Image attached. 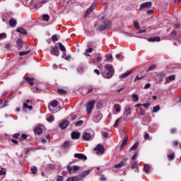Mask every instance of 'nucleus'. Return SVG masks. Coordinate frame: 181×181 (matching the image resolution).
<instances>
[{
  "label": "nucleus",
  "instance_id": "nucleus-1",
  "mask_svg": "<svg viewBox=\"0 0 181 181\" xmlns=\"http://www.w3.org/2000/svg\"><path fill=\"white\" fill-rule=\"evenodd\" d=\"M95 26L97 27L99 30H105V29H110V28H111V23L107 21L102 24H95Z\"/></svg>",
  "mask_w": 181,
  "mask_h": 181
},
{
  "label": "nucleus",
  "instance_id": "nucleus-2",
  "mask_svg": "<svg viewBox=\"0 0 181 181\" xmlns=\"http://www.w3.org/2000/svg\"><path fill=\"white\" fill-rule=\"evenodd\" d=\"M88 175H90V170L83 172L78 176L71 177L76 181H79V180H83V179H84V177Z\"/></svg>",
  "mask_w": 181,
  "mask_h": 181
},
{
  "label": "nucleus",
  "instance_id": "nucleus-3",
  "mask_svg": "<svg viewBox=\"0 0 181 181\" xmlns=\"http://www.w3.org/2000/svg\"><path fill=\"white\" fill-rule=\"evenodd\" d=\"M95 105V102L94 100L90 101L86 105V112H87V114H90L91 112V110H93V108H94Z\"/></svg>",
  "mask_w": 181,
  "mask_h": 181
},
{
  "label": "nucleus",
  "instance_id": "nucleus-4",
  "mask_svg": "<svg viewBox=\"0 0 181 181\" xmlns=\"http://www.w3.org/2000/svg\"><path fill=\"white\" fill-rule=\"evenodd\" d=\"M94 151L96 152L97 155H103V153H104V146L101 144H98L94 148Z\"/></svg>",
  "mask_w": 181,
  "mask_h": 181
},
{
  "label": "nucleus",
  "instance_id": "nucleus-5",
  "mask_svg": "<svg viewBox=\"0 0 181 181\" xmlns=\"http://www.w3.org/2000/svg\"><path fill=\"white\" fill-rule=\"evenodd\" d=\"M151 7H152V2L146 1L141 4L139 7V10L142 11V9H145V8H151Z\"/></svg>",
  "mask_w": 181,
  "mask_h": 181
},
{
  "label": "nucleus",
  "instance_id": "nucleus-6",
  "mask_svg": "<svg viewBox=\"0 0 181 181\" xmlns=\"http://www.w3.org/2000/svg\"><path fill=\"white\" fill-rule=\"evenodd\" d=\"M103 118V114L98 112L96 113L93 117L94 122H100Z\"/></svg>",
  "mask_w": 181,
  "mask_h": 181
},
{
  "label": "nucleus",
  "instance_id": "nucleus-7",
  "mask_svg": "<svg viewBox=\"0 0 181 181\" xmlns=\"http://www.w3.org/2000/svg\"><path fill=\"white\" fill-rule=\"evenodd\" d=\"M51 53L52 54H54V56H59V47L57 46L51 47Z\"/></svg>",
  "mask_w": 181,
  "mask_h": 181
},
{
  "label": "nucleus",
  "instance_id": "nucleus-8",
  "mask_svg": "<svg viewBox=\"0 0 181 181\" xmlns=\"http://www.w3.org/2000/svg\"><path fill=\"white\" fill-rule=\"evenodd\" d=\"M59 127H60V128H62V129H66V128H67V127H69V121L62 120L59 124Z\"/></svg>",
  "mask_w": 181,
  "mask_h": 181
},
{
  "label": "nucleus",
  "instance_id": "nucleus-9",
  "mask_svg": "<svg viewBox=\"0 0 181 181\" xmlns=\"http://www.w3.org/2000/svg\"><path fill=\"white\" fill-rule=\"evenodd\" d=\"M74 158H76L78 159H82L83 160H86L87 156L83 153H75L74 154Z\"/></svg>",
  "mask_w": 181,
  "mask_h": 181
},
{
  "label": "nucleus",
  "instance_id": "nucleus-10",
  "mask_svg": "<svg viewBox=\"0 0 181 181\" xmlns=\"http://www.w3.org/2000/svg\"><path fill=\"white\" fill-rule=\"evenodd\" d=\"M127 165V161L125 160H122L119 164L115 165L116 169H121V168H124Z\"/></svg>",
  "mask_w": 181,
  "mask_h": 181
},
{
  "label": "nucleus",
  "instance_id": "nucleus-11",
  "mask_svg": "<svg viewBox=\"0 0 181 181\" xmlns=\"http://www.w3.org/2000/svg\"><path fill=\"white\" fill-rule=\"evenodd\" d=\"M127 141H128V136H125L124 137L122 143L121 144L120 151H122V149H124V148H125V146H127Z\"/></svg>",
  "mask_w": 181,
  "mask_h": 181
},
{
  "label": "nucleus",
  "instance_id": "nucleus-12",
  "mask_svg": "<svg viewBox=\"0 0 181 181\" xmlns=\"http://www.w3.org/2000/svg\"><path fill=\"white\" fill-rule=\"evenodd\" d=\"M83 141H90L91 139V134L89 133H84L82 136Z\"/></svg>",
  "mask_w": 181,
  "mask_h": 181
},
{
  "label": "nucleus",
  "instance_id": "nucleus-13",
  "mask_svg": "<svg viewBox=\"0 0 181 181\" xmlns=\"http://www.w3.org/2000/svg\"><path fill=\"white\" fill-rule=\"evenodd\" d=\"M94 8H95V6L94 4L90 6L89 8L86 11L85 13V16H88V15H90V13L93 12V11L94 10Z\"/></svg>",
  "mask_w": 181,
  "mask_h": 181
},
{
  "label": "nucleus",
  "instance_id": "nucleus-14",
  "mask_svg": "<svg viewBox=\"0 0 181 181\" xmlns=\"http://www.w3.org/2000/svg\"><path fill=\"white\" fill-rule=\"evenodd\" d=\"M34 132L35 135H41V134L43 132V129H42V127H38L34 129Z\"/></svg>",
  "mask_w": 181,
  "mask_h": 181
},
{
  "label": "nucleus",
  "instance_id": "nucleus-15",
  "mask_svg": "<svg viewBox=\"0 0 181 181\" xmlns=\"http://www.w3.org/2000/svg\"><path fill=\"white\" fill-rule=\"evenodd\" d=\"M148 42H160V37H151L148 39Z\"/></svg>",
  "mask_w": 181,
  "mask_h": 181
},
{
  "label": "nucleus",
  "instance_id": "nucleus-16",
  "mask_svg": "<svg viewBox=\"0 0 181 181\" xmlns=\"http://www.w3.org/2000/svg\"><path fill=\"white\" fill-rule=\"evenodd\" d=\"M80 138V133L74 132L71 133L72 139H78Z\"/></svg>",
  "mask_w": 181,
  "mask_h": 181
},
{
  "label": "nucleus",
  "instance_id": "nucleus-17",
  "mask_svg": "<svg viewBox=\"0 0 181 181\" xmlns=\"http://www.w3.org/2000/svg\"><path fill=\"white\" fill-rule=\"evenodd\" d=\"M114 76V71H108V73L105 76V78H111Z\"/></svg>",
  "mask_w": 181,
  "mask_h": 181
},
{
  "label": "nucleus",
  "instance_id": "nucleus-18",
  "mask_svg": "<svg viewBox=\"0 0 181 181\" xmlns=\"http://www.w3.org/2000/svg\"><path fill=\"white\" fill-rule=\"evenodd\" d=\"M113 108L115 111H116V112H121V105H119V104L115 105Z\"/></svg>",
  "mask_w": 181,
  "mask_h": 181
},
{
  "label": "nucleus",
  "instance_id": "nucleus-19",
  "mask_svg": "<svg viewBox=\"0 0 181 181\" xmlns=\"http://www.w3.org/2000/svg\"><path fill=\"white\" fill-rule=\"evenodd\" d=\"M131 111H132V109L130 107H129L127 109H125L124 112V115L125 117H128V116L131 115Z\"/></svg>",
  "mask_w": 181,
  "mask_h": 181
},
{
  "label": "nucleus",
  "instance_id": "nucleus-20",
  "mask_svg": "<svg viewBox=\"0 0 181 181\" xmlns=\"http://www.w3.org/2000/svg\"><path fill=\"white\" fill-rule=\"evenodd\" d=\"M16 30L18 33H21V35H26L27 34L26 30H25L22 28H17Z\"/></svg>",
  "mask_w": 181,
  "mask_h": 181
},
{
  "label": "nucleus",
  "instance_id": "nucleus-21",
  "mask_svg": "<svg viewBox=\"0 0 181 181\" xmlns=\"http://www.w3.org/2000/svg\"><path fill=\"white\" fill-rule=\"evenodd\" d=\"M16 45L18 47H20V48L22 47V46H23V41L22 40V39L18 38L17 40Z\"/></svg>",
  "mask_w": 181,
  "mask_h": 181
},
{
  "label": "nucleus",
  "instance_id": "nucleus-22",
  "mask_svg": "<svg viewBox=\"0 0 181 181\" xmlns=\"http://www.w3.org/2000/svg\"><path fill=\"white\" fill-rule=\"evenodd\" d=\"M25 80L29 83V84H30V86H33V81H35V78L26 77Z\"/></svg>",
  "mask_w": 181,
  "mask_h": 181
},
{
  "label": "nucleus",
  "instance_id": "nucleus-23",
  "mask_svg": "<svg viewBox=\"0 0 181 181\" xmlns=\"http://www.w3.org/2000/svg\"><path fill=\"white\" fill-rule=\"evenodd\" d=\"M89 53H93V48L86 49L85 51V56H88V57H90Z\"/></svg>",
  "mask_w": 181,
  "mask_h": 181
},
{
  "label": "nucleus",
  "instance_id": "nucleus-24",
  "mask_svg": "<svg viewBox=\"0 0 181 181\" xmlns=\"http://www.w3.org/2000/svg\"><path fill=\"white\" fill-rule=\"evenodd\" d=\"M9 25L11 28H14V26H16V21L11 19L9 21Z\"/></svg>",
  "mask_w": 181,
  "mask_h": 181
},
{
  "label": "nucleus",
  "instance_id": "nucleus-25",
  "mask_svg": "<svg viewBox=\"0 0 181 181\" xmlns=\"http://www.w3.org/2000/svg\"><path fill=\"white\" fill-rule=\"evenodd\" d=\"M105 70H107V71H114V70H112V65L111 64H107L105 66Z\"/></svg>",
  "mask_w": 181,
  "mask_h": 181
},
{
  "label": "nucleus",
  "instance_id": "nucleus-26",
  "mask_svg": "<svg viewBox=\"0 0 181 181\" xmlns=\"http://www.w3.org/2000/svg\"><path fill=\"white\" fill-rule=\"evenodd\" d=\"M121 119H122V117L118 118V119L115 122V124H113L114 128H117V127H118V125H119V122L121 121Z\"/></svg>",
  "mask_w": 181,
  "mask_h": 181
},
{
  "label": "nucleus",
  "instance_id": "nucleus-27",
  "mask_svg": "<svg viewBox=\"0 0 181 181\" xmlns=\"http://www.w3.org/2000/svg\"><path fill=\"white\" fill-rule=\"evenodd\" d=\"M58 45L62 52H66V47H64V45H63V44H62V42L58 43Z\"/></svg>",
  "mask_w": 181,
  "mask_h": 181
},
{
  "label": "nucleus",
  "instance_id": "nucleus-28",
  "mask_svg": "<svg viewBox=\"0 0 181 181\" xmlns=\"http://www.w3.org/2000/svg\"><path fill=\"white\" fill-rule=\"evenodd\" d=\"M71 145V144L70 143V141H66L64 143L63 146H64V148L67 149V148H70Z\"/></svg>",
  "mask_w": 181,
  "mask_h": 181
},
{
  "label": "nucleus",
  "instance_id": "nucleus-29",
  "mask_svg": "<svg viewBox=\"0 0 181 181\" xmlns=\"http://www.w3.org/2000/svg\"><path fill=\"white\" fill-rule=\"evenodd\" d=\"M23 108H28V110H29L30 111H32V110H33V107L28 106L26 103L23 104Z\"/></svg>",
  "mask_w": 181,
  "mask_h": 181
},
{
  "label": "nucleus",
  "instance_id": "nucleus-30",
  "mask_svg": "<svg viewBox=\"0 0 181 181\" xmlns=\"http://www.w3.org/2000/svg\"><path fill=\"white\" fill-rule=\"evenodd\" d=\"M49 16L47 14H45L42 16L43 21H45V22H49Z\"/></svg>",
  "mask_w": 181,
  "mask_h": 181
},
{
  "label": "nucleus",
  "instance_id": "nucleus-31",
  "mask_svg": "<svg viewBox=\"0 0 181 181\" xmlns=\"http://www.w3.org/2000/svg\"><path fill=\"white\" fill-rule=\"evenodd\" d=\"M129 74H131V71L126 72L125 74H122L120 76V78H126V77H128V76H129Z\"/></svg>",
  "mask_w": 181,
  "mask_h": 181
},
{
  "label": "nucleus",
  "instance_id": "nucleus-32",
  "mask_svg": "<svg viewBox=\"0 0 181 181\" xmlns=\"http://www.w3.org/2000/svg\"><path fill=\"white\" fill-rule=\"evenodd\" d=\"M144 170L145 172H146V173H148L149 170H151V166H149V165H145Z\"/></svg>",
  "mask_w": 181,
  "mask_h": 181
},
{
  "label": "nucleus",
  "instance_id": "nucleus-33",
  "mask_svg": "<svg viewBox=\"0 0 181 181\" xmlns=\"http://www.w3.org/2000/svg\"><path fill=\"white\" fill-rule=\"evenodd\" d=\"M132 99L133 101H138L139 100V98H138V95H136V93H133Z\"/></svg>",
  "mask_w": 181,
  "mask_h": 181
},
{
  "label": "nucleus",
  "instance_id": "nucleus-34",
  "mask_svg": "<svg viewBox=\"0 0 181 181\" xmlns=\"http://www.w3.org/2000/svg\"><path fill=\"white\" fill-rule=\"evenodd\" d=\"M31 172L33 175H36L37 173V168L36 167L31 168Z\"/></svg>",
  "mask_w": 181,
  "mask_h": 181
},
{
  "label": "nucleus",
  "instance_id": "nucleus-35",
  "mask_svg": "<svg viewBox=\"0 0 181 181\" xmlns=\"http://www.w3.org/2000/svg\"><path fill=\"white\" fill-rule=\"evenodd\" d=\"M30 51H23V52H20L19 54L20 56H25V54H29Z\"/></svg>",
  "mask_w": 181,
  "mask_h": 181
},
{
  "label": "nucleus",
  "instance_id": "nucleus-36",
  "mask_svg": "<svg viewBox=\"0 0 181 181\" xmlns=\"http://www.w3.org/2000/svg\"><path fill=\"white\" fill-rule=\"evenodd\" d=\"M47 121H48V122H53V121H54V116L52 115L49 117H47Z\"/></svg>",
  "mask_w": 181,
  "mask_h": 181
},
{
  "label": "nucleus",
  "instance_id": "nucleus-37",
  "mask_svg": "<svg viewBox=\"0 0 181 181\" xmlns=\"http://www.w3.org/2000/svg\"><path fill=\"white\" fill-rule=\"evenodd\" d=\"M57 100H54L52 102L51 106H52L53 108H56V107H57Z\"/></svg>",
  "mask_w": 181,
  "mask_h": 181
},
{
  "label": "nucleus",
  "instance_id": "nucleus-38",
  "mask_svg": "<svg viewBox=\"0 0 181 181\" xmlns=\"http://www.w3.org/2000/svg\"><path fill=\"white\" fill-rule=\"evenodd\" d=\"M138 148V143H135L130 148V151H135Z\"/></svg>",
  "mask_w": 181,
  "mask_h": 181
},
{
  "label": "nucleus",
  "instance_id": "nucleus-39",
  "mask_svg": "<svg viewBox=\"0 0 181 181\" xmlns=\"http://www.w3.org/2000/svg\"><path fill=\"white\" fill-rule=\"evenodd\" d=\"M160 110V107H159V105H157L153 108V112H158Z\"/></svg>",
  "mask_w": 181,
  "mask_h": 181
},
{
  "label": "nucleus",
  "instance_id": "nucleus-40",
  "mask_svg": "<svg viewBox=\"0 0 181 181\" xmlns=\"http://www.w3.org/2000/svg\"><path fill=\"white\" fill-rule=\"evenodd\" d=\"M156 68V66L155 65H151L148 69L147 71H152V70H155Z\"/></svg>",
  "mask_w": 181,
  "mask_h": 181
},
{
  "label": "nucleus",
  "instance_id": "nucleus-41",
  "mask_svg": "<svg viewBox=\"0 0 181 181\" xmlns=\"http://www.w3.org/2000/svg\"><path fill=\"white\" fill-rule=\"evenodd\" d=\"M144 139H147L148 141H151L152 138L149 136V134L146 133L144 134Z\"/></svg>",
  "mask_w": 181,
  "mask_h": 181
},
{
  "label": "nucleus",
  "instance_id": "nucleus-42",
  "mask_svg": "<svg viewBox=\"0 0 181 181\" xmlns=\"http://www.w3.org/2000/svg\"><path fill=\"white\" fill-rule=\"evenodd\" d=\"M52 42H57V41L59 40V39L57 38V35H54L52 37Z\"/></svg>",
  "mask_w": 181,
  "mask_h": 181
},
{
  "label": "nucleus",
  "instance_id": "nucleus-43",
  "mask_svg": "<svg viewBox=\"0 0 181 181\" xmlns=\"http://www.w3.org/2000/svg\"><path fill=\"white\" fill-rule=\"evenodd\" d=\"M132 169H138V162H134L132 166Z\"/></svg>",
  "mask_w": 181,
  "mask_h": 181
},
{
  "label": "nucleus",
  "instance_id": "nucleus-44",
  "mask_svg": "<svg viewBox=\"0 0 181 181\" xmlns=\"http://www.w3.org/2000/svg\"><path fill=\"white\" fill-rule=\"evenodd\" d=\"M73 170L74 172H77V170H80V167L78 165H74Z\"/></svg>",
  "mask_w": 181,
  "mask_h": 181
},
{
  "label": "nucleus",
  "instance_id": "nucleus-45",
  "mask_svg": "<svg viewBox=\"0 0 181 181\" xmlns=\"http://www.w3.org/2000/svg\"><path fill=\"white\" fill-rule=\"evenodd\" d=\"M58 93L59 94H66V93H67V91H66L64 89H58Z\"/></svg>",
  "mask_w": 181,
  "mask_h": 181
},
{
  "label": "nucleus",
  "instance_id": "nucleus-46",
  "mask_svg": "<svg viewBox=\"0 0 181 181\" xmlns=\"http://www.w3.org/2000/svg\"><path fill=\"white\" fill-rule=\"evenodd\" d=\"M0 39H6V33H0Z\"/></svg>",
  "mask_w": 181,
  "mask_h": 181
},
{
  "label": "nucleus",
  "instance_id": "nucleus-47",
  "mask_svg": "<svg viewBox=\"0 0 181 181\" xmlns=\"http://www.w3.org/2000/svg\"><path fill=\"white\" fill-rule=\"evenodd\" d=\"M6 175V171H5V170H4V169H1L0 170V176H2V175Z\"/></svg>",
  "mask_w": 181,
  "mask_h": 181
},
{
  "label": "nucleus",
  "instance_id": "nucleus-48",
  "mask_svg": "<svg viewBox=\"0 0 181 181\" xmlns=\"http://www.w3.org/2000/svg\"><path fill=\"white\" fill-rule=\"evenodd\" d=\"M168 159H170V160H173L175 159V154H171V155H169L168 156Z\"/></svg>",
  "mask_w": 181,
  "mask_h": 181
},
{
  "label": "nucleus",
  "instance_id": "nucleus-49",
  "mask_svg": "<svg viewBox=\"0 0 181 181\" xmlns=\"http://www.w3.org/2000/svg\"><path fill=\"white\" fill-rule=\"evenodd\" d=\"M134 25L136 29H139V23H138V21H134Z\"/></svg>",
  "mask_w": 181,
  "mask_h": 181
},
{
  "label": "nucleus",
  "instance_id": "nucleus-50",
  "mask_svg": "<svg viewBox=\"0 0 181 181\" xmlns=\"http://www.w3.org/2000/svg\"><path fill=\"white\" fill-rule=\"evenodd\" d=\"M81 125H83V121L82 120H80V121H78L76 123V127H81Z\"/></svg>",
  "mask_w": 181,
  "mask_h": 181
},
{
  "label": "nucleus",
  "instance_id": "nucleus-51",
  "mask_svg": "<svg viewBox=\"0 0 181 181\" xmlns=\"http://www.w3.org/2000/svg\"><path fill=\"white\" fill-rule=\"evenodd\" d=\"M151 104L149 103H144V104H141V106L144 107V108H149Z\"/></svg>",
  "mask_w": 181,
  "mask_h": 181
},
{
  "label": "nucleus",
  "instance_id": "nucleus-52",
  "mask_svg": "<svg viewBox=\"0 0 181 181\" xmlns=\"http://www.w3.org/2000/svg\"><path fill=\"white\" fill-rule=\"evenodd\" d=\"M67 170H69V173H71V170H73V167L68 165Z\"/></svg>",
  "mask_w": 181,
  "mask_h": 181
},
{
  "label": "nucleus",
  "instance_id": "nucleus-53",
  "mask_svg": "<svg viewBox=\"0 0 181 181\" xmlns=\"http://www.w3.org/2000/svg\"><path fill=\"white\" fill-rule=\"evenodd\" d=\"M168 80H170L171 81H173L175 80V75H171L168 77Z\"/></svg>",
  "mask_w": 181,
  "mask_h": 181
},
{
  "label": "nucleus",
  "instance_id": "nucleus-54",
  "mask_svg": "<svg viewBox=\"0 0 181 181\" xmlns=\"http://www.w3.org/2000/svg\"><path fill=\"white\" fill-rule=\"evenodd\" d=\"M33 91L35 93V91H39V88L37 86H34L33 88Z\"/></svg>",
  "mask_w": 181,
  "mask_h": 181
},
{
  "label": "nucleus",
  "instance_id": "nucleus-55",
  "mask_svg": "<svg viewBox=\"0 0 181 181\" xmlns=\"http://www.w3.org/2000/svg\"><path fill=\"white\" fill-rule=\"evenodd\" d=\"M101 60H102L101 56H99V57H96V61H97L98 63H101Z\"/></svg>",
  "mask_w": 181,
  "mask_h": 181
},
{
  "label": "nucleus",
  "instance_id": "nucleus-56",
  "mask_svg": "<svg viewBox=\"0 0 181 181\" xmlns=\"http://www.w3.org/2000/svg\"><path fill=\"white\" fill-rule=\"evenodd\" d=\"M136 158H138V153H136L132 157V159H133V160H135V159H136Z\"/></svg>",
  "mask_w": 181,
  "mask_h": 181
},
{
  "label": "nucleus",
  "instance_id": "nucleus-57",
  "mask_svg": "<svg viewBox=\"0 0 181 181\" xmlns=\"http://www.w3.org/2000/svg\"><path fill=\"white\" fill-rule=\"evenodd\" d=\"M141 115H145L146 112L141 108H139Z\"/></svg>",
  "mask_w": 181,
  "mask_h": 181
},
{
  "label": "nucleus",
  "instance_id": "nucleus-58",
  "mask_svg": "<svg viewBox=\"0 0 181 181\" xmlns=\"http://www.w3.org/2000/svg\"><path fill=\"white\" fill-rule=\"evenodd\" d=\"M103 138H109V136H108V133L104 132V133L103 134Z\"/></svg>",
  "mask_w": 181,
  "mask_h": 181
},
{
  "label": "nucleus",
  "instance_id": "nucleus-59",
  "mask_svg": "<svg viewBox=\"0 0 181 181\" xmlns=\"http://www.w3.org/2000/svg\"><path fill=\"white\" fill-rule=\"evenodd\" d=\"M57 181H63V176H58L57 178Z\"/></svg>",
  "mask_w": 181,
  "mask_h": 181
},
{
  "label": "nucleus",
  "instance_id": "nucleus-60",
  "mask_svg": "<svg viewBox=\"0 0 181 181\" xmlns=\"http://www.w3.org/2000/svg\"><path fill=\"white\" fill-rule=\"evenodd\" d=\"M35 8H40V6H42V3L39 4H35L34 5Z\"/></svg>",
  "mask_w": 181,
  "mask_h": 181
},
{
  "label": "nucleus",
  "instance_id": "nucleus-61",
  "mask_svg": "<svg viewBox=\"0 0 181 181\" xmlns=\"http://www.w3.org/2000/svg\"><path fill=\"white\" fill-rule=\"evenodd\" d=\"M94 73H95V74H97L98 76H100V71H98V69H95V70H94Z\"/></svg>",
  "mask_w": 181,
  "mask_h": 181
},
{
  "label": "nucleus",
  "instance_id": "nucleus-62",
  "mask_svg": "<svg viewBox=\"0 0 181 181\" xmlns=\"http://www.w3.org/2000/svg\"><path fill=\"white\" fill-rule=\"evenodd\" d=\"M151 87V83H146L144 86V88H149Z\"/></svg>",
  "mask_w": 181,
  "mask_h": 181
},
{
  "label": "nucleus",
  "instance_id": "nucleus-63",
  "mask_svg": "<svg viewBox=\"0 0 181 181\" xmlns=\"http://www.w3.org/2000/svg\"><path fill=\"white\" fill-rule=\"evenodd\" d=\"M146 32V30H140L137 33H145Z\"/></svg>",
  "mask_w": 181,
  "mask_h": 181
},
{
  "label": "nucleus",
  "instance_id": "nucleus-64",
  "mask_svg": "<svg viewBox=\"0 0 181 181\" xmlns=\"http://www.w3.org/2000/svg\"><path fill=\"white\" fill-rule=\"evenodd\" d=\"M67 181H76V180H74V178H72L71 177H69Z\"/></svg>",
  "mask_w": 181,
  "mask_h": 181
}]
</instances>
